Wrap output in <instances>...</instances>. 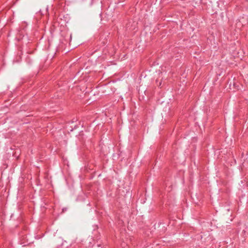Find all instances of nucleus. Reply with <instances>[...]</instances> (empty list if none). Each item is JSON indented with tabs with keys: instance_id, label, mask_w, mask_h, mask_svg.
I'll use <instances>...</instances> for the list:
<instances>
[{
	"instance_id": "1",
	"label": "nucleus",
	"mask_w": 248,
	"mask_h": 248,
	"mask_svg": "<svg viewBox=\"0 0 248 248\" xmlns=\"http://www.w3.org/2000/svg\"><path fill=\"white\" fill-rule=\"evenodd\" d=\"M205 236H206V235H204V234L201 235V239L202 242H204V243L206 242V237H205Z\"/></svg>"
},
{
	"instance_id": "5",
	"label": "nucleus",
	"mask_w": 248,
	"mask_h": 248,
	"mask_svg": "<svg viewBox=\"0 0 248 248\" xmlns=\"http://www.w3.org/2000/svg\"><path fill=\"white\" fill-rule=\"evenodd\" d=\"M156 82H158V80H157V79H156Z\"/></svg>"
},
{
	"instance_id": "4",
	"label": "nucleus",
	"mask_w": 248,
	"mask_h": 248,
	"mask_svg": "<svg viewBox=\"0 0 248 248\" xmlns=\"http://www.w3.org/2000/svg\"><path fill=\"white\" fill-rule=\"evenodd\" d=\"M207 238H208L209 240H210L211 238L209 235L207 237Z\"/></svg>"
},
{
	"instance_id": "3",
	"label": "nucleus",
	"mask_w": 248,
	"mask_h": 248,
	"mask_svg": "<svg viewBox=\"0 0 248 248\" xmlns=\"http://www.w3.org/2000/svg\"><path fill=\"white\" fill-rule=\"evenodd\" d=\"M161 82H159V84H157V86H158V87H161Z\"/></svg>"
},
{
	"instance_id": "2",
	"label": "nucleus",
	"mask_w": 248,
	"mask_h": 248,
	"mask_svg": "<svg viewBox=\"0 0 248 248\" xmlns=\"http://www.w3.org/2000/svg\"><path fill=\"white\" fill-rule=\"evenodd\" d=\"M161 225L162 226V227L163 228V231H163V232H164V231L166 230V229L165 228V226H164V224H163V223H161V222H160V223H159V226H161Z\"/></svg>"
}]
</instances>
